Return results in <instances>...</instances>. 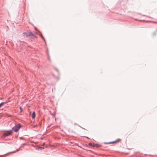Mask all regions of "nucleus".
Listing matches in <instances>:
<instances>
[{
	"mask_svg": "<svg viewBox=\"0 0 157 157\" xmlns=\"http://www.w3.org/2000/svg\"><path fill=\"white\" fill-rule=\"evenodd\" d=\"M12 133V130H10L8 132H5L3 135L2 136V138H5L6 136H8Z\"/></svg>",
	"mask_w": 157,
	"mask_h": 157,
	"instance_id": "obj_1",
	"label": "nucleus"
},
{
	"mask_svg": "<svg viewBox=\"0 0 157 157\" xmlns=\"http://www.w3.org/2000/svg\"><path fill=\"white\" fill-rule=\"evenodd\" d=\"M21 127V125L20 124H17L14 126L13 128V129L15 132H17L20 128Z\"/></svg>",
	"mask_w": 157,
	"mask_h": 157,
	"instance_id": "obj_2",
	"label": "nucleus"
},
{
	"mask_svg": "<svg viewBox=\"0 0 157 157\" xmlns=\"http://www.w3.org/2000/svg\"><path fill=\"white\" fill-rule=\"evenodd\" d=\"M89 145L90 146H91L93 147H99L101 146V145H100L97 144H92L91 143H89Z\"/></svg>",
	"mask_w": 157,
	"mask_h": 157,
	"instance_id": "obj_3",
	"label": "nucleus"
},
{
	"mask_svg": "<svg viewBox=\"0 0 157 157\" xmlns=\"http://www.w3.org/2000/svg\"><path fill=\"white\" fill-rule=\"evenodd\" d=\"M36 116L35 113V112H33L32 115V117L33 118H34Z\"/></svg>",
	"mask_w": 157,
	"mask_h": 157,
	"instance_id": "obj_4",
	"label": "nucleus"
},
{
	"mask_svg": "<svg viewBox=\"0 0 157 157\" xmlns=\"http://www.w3.org/2000/svg\"><path fill=\"white\" fill-rule=\"evenodd\" d=\"M120 140H121L120 139H118L116 141H115L114 142H112L109 143V144H111V143H116V142H119Z\"/></svg>",
	"mask_w": 157,
	"mask_h": 157,
	"instance_id": "obj_5",
	"label": "nucleus"
},
{
	"mask_svg": "<svg viewBox=\"0 0 157 157\" xmlns=\"http://www.w3.org/2000/svg\"><path fill=\"white\" fill-rule=\"evenodd\" d=\"M40 36H41V37H42V38L43 39V40L45 42V43L46 42H45V40L44 37L43 36V35L42 34H41Z\"/></svg>",
	"mask_w": 157,
	"mask_h": 157,
	"instance_id": "obj_6",
	"label": "nucleus"
},
{
	"mask_svg": "<svg viewBox=\"0 0 157 157\" xmlns=\"http://www.w3.org/2000/svg\"><path fill=\"white\" fill-rule=\"evenodd\" d=\"M157 33V29L153 33V35H155L156 34V33Z\"/></svg>",
	"mask_w": 157,
	"mask_h": 157,
	"instance_id": "obj_7",
	"label": "nucleus"
},
{
	"mask_svg": "<svg viewBox=\"0 0 157 157\" xmlns=\"http://www.w3.org/2000/svg\"><path fill=\"white\" fill-rule=\"evenodd\" d=\"M5 156V155H0V156L1 157H2V156Z\"/></svg>",
	"mask_w": 157,
	"mask_h": 157,
	"instance_id": "obj_8",
	"label": "nucleus"
},
{
	"mask_svg": "<svg viewBox=\"0 0 157 157\" xmlns=\"http://www.w3.org/2000/svg\"><path fill=\"white\" fill-rule=\"evenodd\" d=\"M20 109L21 110V112H22V109L21 107H20Z\"/></svg>",
	"mask_w": 157,
	"mask_h": 157,
	"instance_id": "obj_9",
	"label": "nucleus"
},
{
	"mask_svg": "<svg viewBox=\"0 0 157 157\" xmlns=\"http://www.w3.org/2000/svg\"><path fill=\"white\" fill-rule=\"evenodd\" d=\"M3 104H4L3 103H1V104H0L1 106L2 105H3Z\"/></svg>",
	"mask_w": 157,
	"mask_h": 157,
	"instance_id": "obj_10",
	"label": "nucleus"
},
{
	"mask_svg": "<svg viewBox=\"0 0 157 157\" xmlns=\"http://www.w3.org/2000/svg\"><path fill=\"white\" fill-rule=\"evenodd\" d=\"M26 33H23V36H25V35L26 34Z\"/></svg>",
	"mask_w": 157,
	"mask_h": 157,
	"instance_id": "obj_11",
	"label": "nucleus"
}]
</instances>
